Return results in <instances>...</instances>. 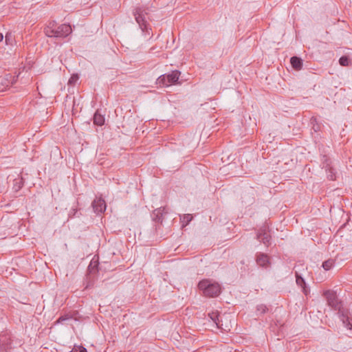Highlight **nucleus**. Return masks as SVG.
I'll return each instance as SVG.
<instances>
[{
	"label": "nucleus",
	"instance_id": "f257e3e1",
	"mask_svg": "<svg viewBox=\"0 0 352 352\" xmlns=\"http://www.w3.org/2000/svg\"><path fill=\"white\" fill-rule=\"evenodd\" d=\"M199 289L203 291L206 296L216 297L221 293V287L218 283H211L208 280H203L198 284Z\"/></svg>",
	"mask_w": 352,
	"mask_h": 352
},
{
	"label": "nucleus",
	"instance_id": "f03ea898",
	"mask_svg": "<svg viewBox=\"0 0 352 352\" xmlns=\"http://www.w3.org/2000/svg\"><path fill=\"white\" fill-rule=\"evenodd\" d=\"M180 72L175 70L170 74L160 76L157 79V84L160 86L168 87L172 84H175L179 80Z\"/></svg>",
	"mask_w": 352,
	"mask_h": 352
},
{
	"label": "nucleus",
	"instance_id": "7ed1b4c3",
	"mask_svg": "<svg viewBox=\"0 0 352 352\" xmlns=\"http://www.w3.org/2000/svg\"><path fill=\"white\" fill-rule=\"evenodd\" d=\"M323 296L325 297L327 305L334 310H338L339 314L341 312V301L339 300L337 294L335 291L328 289L323 292Z\"/></svg>",
	"mask_w": 352,
	"mask_h": 352
},
{
	"label": "nucleus",
	"instance_id": "20e7f679",
	"mask_svg": "<svg viewBox=\"0 0 352 352\" xmlns=\"http://www.w3.org/2000/svg\"><path fill=\"white\" fill-rule=\"evenodd\" d=\"M147 14L148 13L143 7H137L133 10L135 19L143 32L147 31L148 23L146 17Z\"/></svg>",
	"mask_w": 352,
	"mask_h": 352
},
{
	"label": "nucleus",
	"instance_id": "39448f33",
	"mask_svg": "<svg viewBox=\"0 0 352 352\" xmlns=\"http://www.w3.org/2000/svg\"><path fill=\"white\" fill-rule=\"evenodd\" d=\"M100 269L99 265H88L85 279V289L92 287L98 278Z\"/></svg>",
	"mask_w": 352,
	"mask_h": 352
},
{
	"label": "nucleus",
	"instance_id": "423d86ee",
	"mask_svg": "<svg viewBox=\"0 0 352 352\" xmlns=\"http://www.w3.org/2000/svg\"><path fill=\"white\" fill-rule=\"evenodd\" d=\"M72 28L69 24H62L57 26L54 30V35L51 37L65 38L72 33Z\"/></svg>",
	"mask_w": 352,
	"mask_h": 352
},
{
	"label": "nucleus",
	"instance_id": "0eeeda50",
	"mask_svg": "<svg viewBox=\"0 0 352 352\" xmlns=\"http://www.w3.org/2000/svg\"><path fill=\"white\" fill-rule=\"evenodd\" d=\"M322 168L325 169L327 177L331 181L336 180V172L334 169L330 166V160L326 157H323Z\"/></svg>",
	"mask_w": 352,
	"mask_h": 352
},
{
	"label": "nucleus",
	"instance_id": "6e6552de",
	"mask_svg": "<svg viewBox=\"0 0 352 352\" xmlns=\"http://www.w3.org/2000/svg\"><path fill=\"white\" fill-rule=\"evenodd\" d=\"M16 78L17 77L14 76L10 74H6L1 81V84L3 86V87H0V91H3L5 88L13 85L16 82Z\"/></svg>",
	"mask_w": 352,
	"mask_h": 352
},
{
	"label": "nucleus",
	"instance_id": "1a4fd4ad",
	"mask_svg": "<svg viewBox=\"0 0 352 352\" xmlns=\"http://www.w3.org/2000/svg\"><path fill=\"white\" fill-rule=\"evenodd\" d=\"M257 239L259 241L263 243L265 245H268L270 243L271 236L266 228L261 229L257 233Z\"/></svg>",
	"mask_w": 352,
	"mask_h": 352
},
{
	"label": "nucleus",
	"instance_id": "9d476101",
	"mask_svg": "<svg viewBox=\"0 0 352 352\" xmlns=\"http://www.w3.org/2000/svg\"><path fill=\"white\" fill-rule=\"evenodd\" d=\"M92 207L95 212L101 213L106 210V204L104 199H97L92 202Z\"/></svg>",
	"mask_w": 352,
	"mask_h": 352
},
{
	"label": "nucleus",
	"instance_id": "9b49d317",
	"mask_svg": "<svg viewBox=\"0 0 352 352\" xmlns=\"http://www.w3.org/2000/svg\"><path fill=\"white\" fill-rule=\"evenodd\" d=\"M1 343V352H8L11 349L12 340L6 335H0Z\"/></svg>",
	"mask_w": 352,
	"mask_h": 352
},
{
	"label": "nucleus",
	"instance_id": "f8f14e48",
	"mask_svg": "<svg viewBox=\"0 0 352 352\" xmlns=\"http://www.w3.org/2000/svg\"><path fill=\"white\" fill-rule=\"evenodd\" d=\"M164 213H166V212H165L164 208L160 207V208L155 209L153 212V214H152V218H153V221H155L156 222L162 223V216H163Z\"/></svg>",
	"mask_w": 352,
	"mask_h": 352
},
{
	"label": "nucleus",
	"instance_id": "ddd939ff",
	"mask_svg": "<svg viewBox=\"0 0 352 352\" xmlns=\"http://www.w3.org/2000/svg\"><path fill=\"white\" fill-rule=\"evenodd\" d=\"M57 27L56 23L54 21H52L49 22L47 25L44 29V33L47 37L52 36V35H54V30Z\"/></svg>",
	"mask_w": 352,
	"mask_h": 352
},
{
	"label": "nucleus",
	"instance_id": "4468645a",
	"mask_svg": "<svg viewBox=\"0 0 352 352\" xmlns=\"http://www.w3.org/2000/svg\"><path fill=\"white\" fill-rule=\"evenodd\" d=\"M290 63L292 67L296 70H300L302 67V60L298 56H292L290 58Z\"/></svg>",
	"mask_w": 352,
	"mask_h": 352
},
{
	"label": "nucleus",
	"instance_id": "2eb2a0df",
	"mask_svg": "<svg viewBox=\"0 0 352 352\" xmlns=\"http://www.w3.org/2000/svg\"><path fill=\"white\" fill-rule=\"evenodd\" d=\"M208 316L218 328H221L222 324L221 323V321L219 318V314L218 311H212L208 313Z\"/></svg>",
	"mask_w": 352,
	"mask_h": 352
},
{
	"label": "nucleus",
	"instance_id": "dca6fc26",
	"mask_svg": "<svg viewBox=\"0 0 352 352\" xmlns=\"http://www.w3.org/2000/svg\"><path fill=\"white\" fill-rule=\"evenodd\" d=\"M332 265H321L320 267H318V265L316 267L318 268V270L317 272H318V277L317 278L320 280H323L324 278H326L325 274L327 271H329Z\"/></svg>",
	"mask_w": 352,
	"mask_h": 352
},
{
	"label": "nucleus",
	"instance_id": "f3484780",
	"mask_svg": "<svg viewBox=\"0 0 352 352\" xmlns=\"http://www.w3.org/2000/svg\"><path fill=\"white\" fill-rule=\"evenodd\" d=\"M256 261L257 264H270L268 256L263 253L257 254Z\"/></svg>",
	"mask_w": 352,
	"mask_h": 352
},
{
	"label": "nucleus",
	"instance_id": "a211bd4d",
	"mask_svg": "<svg viewBox=\"0 0 352 352\" xmlns=\"http://www.w3.org/2000/svg\"><path fill=\"white\" fill-rule=\"evenodd\" d=\"M94 123L98 126H102L104 123V117L97 111L94 116Z\"/></svg>",
	"mask_w": 352,
	"mask_h": 352
},
{
	"label": "nucleus",
	"instance_id": "6ab92c4d",
	"mask_svg": "<svg viewBox=\"0 0 352 352\" xmlns=\"http://www.w3.org/2000/svg\"><path fill=\"white\" fill-rule=\"evenodd\" d=\"M181 221L182 223V226L184 227L187 226L192 219V216L190 214H186L180 218Z\"/></svg>",
	"mask_w": 352,
	"mask_h": 352
},
{
	"label": "nucleus",
	"instance_id": "aec40b11",
	"mask_svg": "<svg viewBox=\"0 0 352 352\" xmlns=\"http://www.w3.org/2000/svg\"><path fill=\"white\" fill-rule=\"evenodd\" d=\"M80 214H78V209L76 207L72 208L69 212L68 218L79 217Z\"/></svg>",
	"mask_w": 352,
	"mask_h": 352
},
{
	"label": "nucleus",
	"instance_id": "412c9836",
	"mask_svg": "<svg viewBox=\"0 0 352 352\" xmlns=\"http://www.w3.org/2000/svg\"><path fill=\"white\" fill-rule=\"evenodd\" d=\"M350 60L348 56H342L339 59V64L341 66L346 67L349 65Z\"/></svg>",
	"mask_w": 352,
	"mask_h": 352
},
{
	"label": "nucleus",
	"instance_id": "4be33fe9",
	"mask_svg": "<svg viewBox=\"0 0 352 352\" xmlns=\"http://www.w3.org/2000/svg\"><path fill=\"white\" fill-rule=\"evenodd\" d=\"M14 188L15 189L16 191H18L19 190H20L23 185V179L22 178H19V179H14Z\"/></svg>",
	"mask_w": 352,
	"mask_h": 352
},
{
	"label": "nucleus",
	"instance_id": "5701e85b",
	"mask_svg": "<svg viewBox=\"0 0 352 352\" xmlns=\"http://www.w3.org/2000/svg\"><path fill=\"white\" fill-rule=\"evenodd\" d=\"M268 311V308L265 305H258L256 307V311L260 314H264Z\"/></svg>",
	"mask_w": 352,
	"mask_h": 352
},
{
	"label": "nucleus",
	"instance_id": "b1692460",
	"mask_svg": "<svg viewBox=\"0 0 352 352\" xmlns=\"http://www.w3.org/2000/svg\"><path fill=\"white\" fill-rule=\"evenodd\" d=\"M5 41L7 45H12L14 42V38L11 32H8L5 36Z\"/></svg>",
	"mask_w": 352,
	"mask_h": 352
},
{
	"label": "nucleus",
	"instance_id": "393cba45",
	"mask_svg": "<svg viewBox=\"0 0 352 352\" xmlns=\"http://www.w3.org/2000/svg\"><path fill=\"white\" fill-rule=\"evenodd\" d=\"M296 283L300 287H303V285H305V280L298 274V272H296Z\"/></svg>",
	"mask_w": 352,
	"mask_h": 352
},
{
	"label": "nucleus",
	"instance_id": "a878e982",
	"mask_svg": "<svg viewBox=\"0 0 352 352\" xmlns=\"http://www.w3.org/2000/svg\"><path fill=\"white\" fill-rule=\"evenodd\" d=\"M341 316L342 317V321H343V323L345 324V327L348 329H352V324L349 321V318H345V316L343 314H341Z\"/></svg>",
	"mask_w": 352,
	"mask_h": 352
},
{
	"label": "nucleus",
	"instance_id": "bb28decb",
	"mask_svg": "<svg viewBox=\"0 0 352 352\" xmlns=\"http://www.w3.org/2000/svg\"><path fill=\"white\" fill-rule=\"evenodd\" d=\"M79 79L78 74H73L70 78L69 79L68 84L69 85H74Z\"/></svg>",
	"mask_w": 352,
	"mask_h": 352
},
{
	"label": "nucleus",
	"instance_id": "cd10ccee",
	"mask_svg": "<svg viewBox=\"0 0 352 352\" xmlns=\"http://www.w3.org/2000/svg\"><path fill=\"white\" fill-rule=\"evenodd\" d=\"M70 318H71V317L69 315L65 314V315L60 316L58 318V319L57 320L56 322L57 323H63L64 321H66Z\"/></svg>",
	"mask_w": 352,
	"mask_h": 352
},
{
	"label": "nucleus",
	"instance_id": "c85d7f7f",
	"mask_svg": "<svg viewBox=\"0 0 352 352\" xmlns=\"http://www.w3.org/2000/svg\"><path fill=\"white\" fill-rule=\"evenodd\" d=\"M70 352H87V349L83 346H78V348H74Z\"/></svg>",
	"mask_w": 352,
	"mask_h": 352
},
{
	"label": "nucleus",
	"instance_id": "c756f323",
	"mask_svg": "<svg viewBox=\"0 0 352 352\" xmlns=\"http://www.w3.org/2000/svg\"><path fill=\"white\" fill-rule=\"evenodd\" d=\"M322 264L325 265V264H332V263L329 262V260H326V261H324L322 263Z\"/></svg>",
	"mask_w": 352,
	"mask_h": 352
},
{
	"label": "nucleus",
	"instance_id": "7c9ffc66",
	"mask_svg": "<svg viewBox=\"0 0 352 352\" xmlns=\"http://www.w3.org/2000/svg\"><path fill=\"white\" fill-rule=\"evenodd\" d=\"M3 39V35L2 33H0V42H1Z\"/></svg>",
	"mask_w": 352,
	"mask_h": 352
},
{
	"label": "nucleus",
	"instance_id": "2f4dec72",
	"mask_svg": "<svg viewBox=\"0 0 352 352\" xmlns=\"http://www.w3.org/2000/svg\"><path fill=\"white\" fill-rule=\"evenodd\" d=\"M303 292H304V293L307 295L306 290H305V288H303Z\"/></svg>",
	"mask_w": 352,
	"mask_h": 352
},
{
	"label": "nucleus",
	"instance_id": "473e14b6",
	"mask_svg": "<svg viewBox=\"0 0 352 352\" xmlns=\"http://www.w3.org/2000/svg\"><path fill=\"white\" fill-rule=\"evenodd\" d=\"M89 264H90V265H92V264H93L92 261H90Z\"/></svg>",
	"mask_w": 352,
	"mask_h": 352
}]
</instances>
